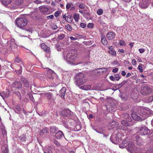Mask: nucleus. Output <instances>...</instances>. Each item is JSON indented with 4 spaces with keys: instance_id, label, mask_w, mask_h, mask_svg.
Here are the masks:
<instances>
[{
    "instance_id": "nucleus-1",
    "label": "nucleus",
    "mask_w": 153,
    "mask_h": 153,
    "mask_svg": "<svg viewBox=\"0 0 153 153\" xmlns=\"http://www.w3.org/2000/svg\"><path fill=\"white\" fill-rule=\"evenodd\" d=\"M127 146V150L130 153H139V148L136 147L132 142L128 140V139L123 140L119 145V147L121 148H123Z\"/></svg>"
},
{
    "instance_id": "nucleus-2",
    "label": "nucleus",
    "mask_w": 153,
    "mask_h": 153,
    "mask_svg": "<svg viewBox=\"0 0 153 153\" xmlns=\"http://www.w3.org/2000/svg\"><path fill=\"white\" fill-rule=\"evenodd\" d=\"M85 77V75L84 74L81 72L77 73L74 77L75 84L79 88L87 82Z\"/></svg>"
},
{
    "instance_id": "nucleus-3",
    "label": "nucleus",
    "mask_w": 153,
    "mask_h": 153,
    "mask_svg": "<svg viewBox=\"0 0 153 153\" xmlns=\"http://www.w3.org/2000/svg\"><path fill=\"white\" fill-rule=\"evenodd\" d=\"M122 130H123L121 129L117 128L116 131L112 134L110 140L112 143L117 144L121 141V138L119 132H121Z\"/></svg>"
},
{
    "instance_id": "nucleus-4",
    "label": "nucleus",
    "mask_w": 153,
    "mask_h": 153,
    "mask_svg": "<svg viewBox=\"0 0 153 153\" xmlns=\"http://www.w3.org/2000/svg\"><path fill=\"white\" fill-rule=\"evenodd\" d=\"M77 56L76 53L71 50L66 56V60L69 64H73Z\"/></svg>"
},
{
    "instance_id": "nucleus-5",
    "label": "nucleus",
    "mask_w": 153,
    "mask_h": 153,
    "mask_svg": "<svg viewBox=\"0 0 153 153\" xmlns=\"http://www.w3.org/2000/svg\"><path fill=\"white\" fill-rule=\"evenodd\" d=\"M27 20L25 18H18L16 21V25L20 28H22L27 24Z\"/></svg>"
},
{
    "instance_id": "nucleus-6",
    "label": "nucleus",
    "mask_w": 153,
    "mask_h": 153,
    "mask_svg": "<svg viewBox=\"0 0 153 153\" xmlns=\"http://www.w3.org/2000/svg\"><path fill=\"white\" fill-rule=\"evenodd\" d=\"M138 128L139 130L138 133L141 135H147L150 132L149 130L145 126L139 127Z\"/></svg>"
},
{
    "instance_id": "nucleus-7",
    "label": "nucleus",
    "mask_w": 153,
    "mask_h": 153,
    "mask_svg": "<svg viewBox=\"0 0 153 153\" xmlns=\"http://www.w3.org/2000/svg\"><path fill=\"white\" fill-rule=\"evenodd\" d=\"M21 80L24 86V87L26 88V89L25 90L22 89L21 92L23 94H28V89H27L29 87V82L26 79L24 78H22Z\"/></svg>"
},
{
    "instance_id": "nucleus-8",
    "label": "nucleus",
    "mask_w": 153,
    "mask_h": 153,
    "mask_svg": "<svg viewBox=\"0 0 153 153\" xmlns=\"http://www.w3.org/2000/svg\"><path fill=\"white\" fill-rule=\"evenodd\" d=\"M140 113L141 116L146 118L148 117L149 115L151 114V110L148 108H143L141 110Z\"/></svg>"
},
{
    "instance_id": "nucleus-9",
    "label": "nucleus",
    "mask_w": 153,
    "mask_h": 153,
    "mask_svg": "<svg viewBox=\"0 0 153 153\" xmlns=\"http://www.w3.org/2000/svg\"><path fill=\"white\" fill-rule=\"evenodd\" d=\"M152 91V90L148 86H146L142 87L141 91V94L143 95L149 94Z\"/></svg>"
},
{
    "instance_id": "nucleus-10",
    "label": "nucleus",
    "mask_w": 153,
    "mask_h": 153,
    "mask_svg": "<svg viewBox=\"0 0 153 153\" xmlns=\"http://www.w3.org/2000/svg\"><path fill=\"white\" fill-rule=\"evenodd\" d=\"M151 0H142L140 3V6L142 8H146L149 6L151 2Z\"/></svg>"
},
{
    "instance_id": "nucleus-11",
    "label": "nucleus",
    "mask_w": 153,
    "mask_h": 153,
    "mask_svg": "<svg viewBox=\"0 0 153 153\" xmlns=\"http://www.w3.org/2000/svg\"><path fill=\"white\" fill-rule=\"evenodd\" d=\"M71 111L69 110H65L61 112L62 116L64 118H65V117H69L71 115Z\"/></svg>"
},
{
    "instance_id": "nucleus-12",
    "label": "nucleus",
    "mask_w": 153,
    "mask_h": 153,
    "mask_svg": "<svg viewBox=\"0 0 153 153\" xmlns=\"http://www.w3.org/2000/svg\"><path fill=\"white\" fill-rule=\"evenodd\" d=\"M13 88L20 90L22 88V84L20 81H15L12 85Z\"/></svg>"
},
{
    "instance_id": "nucleus-13",
    "label": "nucleus",
    "mask_w": 153,
    "mask_h": 153,
    "mask_svg": "<svg viewBox=\"0 0 153 153\" xmlns=\"http://www.w3.org/2000/svg\"><path fill=\"white\" fill-rule=\"evenodd\" d=\"M131 117L134 120H135L142 121L144 119V118L139 116L135 113H133L131 114Z\"/></svg>"
},
{
    "instance_id": "nucleus-14",
    "label": "nucleus",
    "mask_w": 153,
    "mask_h": 153,
    "mask_svg": "<svg viewBox=\"0 0 153 153\" xmlns=\"http://www.w3.org/2000/svg\"><path fill=\"white\" fill-rule=\"evenodd\" d=\"M116 36L115 33L112 32H109L106 35L107 39L109 40H112Z\"/></svg>"
},
{
    "instance_id": "nucleus-15",
    "label": "nucleus",
    "mask_w": 153,
    "mask_h": 153,
    "mask_svg": "<svg viewBox=\"0 0 153 153\" xmlns=\"http://www.w3.org/2000/svg\"><path fill=\"white\" fill-rule=\"evenodd\" d=\"M118 123L113 120L109 123L108 126L109 129H111L118 126Z\"/></svg>"
},
{
    "instance_id": "nucleus-16",
    "label": "nucleus",
    "mask_w": 153,
    "mask_h": 153,
    "mask_svg": "<svg viewBox=\"0 0 153 153\" xmlns=\"http://www.w3.org/2000/svg\"><path fill=\"white\" fill-rule=\"evenodd\" d=\"M55 137L58 139H61L63 137H64L63 132L61 131H58L55 134Z\"/></svg>"
},
{
    "instance_id": "nucleus-17",
    "label": "nucleus",
    "mask_w": 153,
    "mask_h": 153,
    "mask_svg": "<svg viewBox=\"0 0 153 153\" xmlns=\"http://www.w3.org/2000/svg\"><path fill=\"white\" fill-rule=\"evenodd\" d=\"M136 144L139 146L142 145L143 143L142 139L139 136H136Z\"/></svg>"
},
{
    "instance_id": "nucleus-18",
    "label": "nucleus",
    "mask_w": 153,
    "mask_h": 153,
    "mask_svg": "<svg viewBox=\"0 0 153 153\" xmlns=\"http://www.w3.org/2000/svg\"><path fill=\"white\" fill-rule=\"evenodd\" d=\"M12 0H0L1 4L5 7H7L12 2Z\"/></svg>"
},
{
    "instance_id": "nucleus-19",
    "label": "nucleus",
    "mask_w": 153,
    "mask_h": 153,
    "mask_svg": "<svg viewBox=\"0 0 153 153\" xmlns=\"http://www.w3.org/2000/svg\"><path fill=\"white\" fill-rule=\"evenodd\" d=\"M66 88L65 87H63L59 91V95L62 98H64Z\"/></svg>"
},
{
    "instance_id": "nucleus-20",
    "label": "nucleus",
    "mask_w": 153,
    "mask_h": 153,
    "mask_svg": "<svg viewBox=\"0 0 153 153\" xmlns=\"http://www.w3.org/2000/svg\"><path fill=\"white\" fill-rule=\"evenodd\" d=\"M41 47L43 49L47 52L50 51V48L49 47L46 46L44 43H42L41 45Z\"/></svg>"
},
{
    "instance_id": "nucleus-21",
    "label": "nucleus",
    "mask_w": 153,
    "mask_h": 153,
    "mask_svg": "<svg viewBox=\"0 0 153 153\" xmlns=\"http://www.w3.org/2000/svg\"><path fill=\"white\" fill-rule=\"evenodd\" d=\"M47 69H48V71L47 73V75L49 79H51L52 78V75L54 73V71L52 70L51 69L48 68H46Z\"/></svg>"
},
{
    "instance_id": "nucleus-22",
    "label": "nucleus",
    "mask_w": 153,
    "mask_h": 153,
    "mask_svg": "<svg viewBox=\"0 0 153 153\" xmlns=\"http://www.w3.org/2000/svg\"><path fill=\"white\" fill-rule=\"evenodd\" d=\"M79 88L82 90H89L91 89V86L89 85H86L83 86H81Z\"/></svg>"
},
{
    "instance_id": "nucleus-23",
    "label": "nucleus",
    "mask_w": 153,
    "mask_h": 153,
    "mask_svg": "<svg viewBox=\"0 0 153 153\" xmlns=\"http://www.w3.org/2000/svg\"><path fill=\"white\" fill-rule=\"evenodd\" d=\"M45 96L48 99L51 101L53 99V94L50 92L46 93L45 94Z\"/></svg>"
},
{
    "instance_id": "nucleus-24",
    "label": "nucleus",
    "mask_w": 153,
    "mask_h": 153,
    "mask_svg": "<svg viewBox=\"0 0 153 153\" xmlns=\"http://www.w3.org/2000/svg\"><path fill=\"white\" fill-rule=\"evenodd\" d=\"M101 41L104 45H106L107 44L108 42L104 35L102 34Z\"/></svg>"
},
{
    "instance_id": "nucleus-25",
    "label": "nucleus",
    "mask_w": 153,
    "mask_h": 153,
    "mask_svg": "<svg viewBox=\"0 0 153 153\" xmlns=\"http://www.w3.org/2000/svg\"><path fill=\"white\" fill-rule=\"evenodd\" d=\"M50 131L53 134H56V132L58 129L56 126H52L50 128Z\"/></svg>"
},
{
    "instance_id": "nucleus-26",
    "label": "nucleus",
    "mask_w": 153,
    "mask_h": 153,
    "mask_svg": "<svg viewBox=\"0 0 153 153\" xmlns=\"http://www.w3.org/2000/svg\"><path fill=\"white\" fill-rule=\"evenodd\" d=\"M24 2V0H15V4L16 6L21 5Z\"/></svg>"
},
{
    "instance_id": "nucleus-27",
    "label": "nucleus",
    "mask_w": 153,
    "mask_h": 153,
    "mask_svg": "<svg viewBox=\"0 0 153 153\" xmlns=\"http://www.w3.org/2000/svg\"><path fill=\"white\" fill-rule=\"evenodd\" d=\"M123 117L127 121L129 122L131 120L129 115L127 113L123 115Z\"/></svg>"
},
{
    "instance_id": "nucleus-28",
    "label": "nucleus",
    "mask_w": 153,
    "mask_h": 153,
    "mask_svg": "<svg viewBox=\"0 0 153 153\" xmlns=\"http://www.w3.org/2000/svg\"><path fill=\"white\" fill-rule=\"evenodd\" d=\"M74 19L76 22H78L79 19V14L75 13L74 15Z\"/></svg>"
},
{
    "instance_id": "nucleus-29",
    "label": "nucleus",
    "mask_w": 153,
    "mask_h": 153,
    "mask_svg": "<svg viewBox=\"0 0 153 153\" xmlns=\"http://www.w3.org/2000/svg\"><path fill=\"white\" fill-rule=\"evenodd\" d=\"M3 92H4V99L7 98L9 96L10 94V91L8 89H7L5 92L4 91Z\"/></svg>"
},
{
    "instance_id": "nucleus-30",
    "label": "nucleus",
    "mask_w": 153,
    "mask_h": 153,
    "mask_svg": "<svg viewBox=\"0 0 153 153\" xmlns=\"http://www.w3.org/2000/svg\"><path fill=\"white\" fill-rule=\"evenodd\" d=\"M72 17L71 16L68 15L67 16V19L65 20L68 23H71L72 22Z\"/></svg>"
},
{
    "instance_id": "nucleus-31",
    "label": "nucleus",
    "mask_w": 153,
    "mask_h": 153,
    "mask_svg": "<svg viewBox=\"0 0 153 153\" xmlns=\"http://www.w3.org/2000/svg\"><path fill=\"white\" fill-rule=\"evenodd\" d=\"M15 109H16L15 110V111L16 112L17 114L20 113V111H21V108L20 106L19 105H17L16 106Z\"/></svg>"
},
{
    "instance_id": "nucleus-32",
    "label": "nucleus",
    "mask_w": 153,
    "mask_h": 153,
    "mask_svg": "<svg viewBox=\"0 0 153 153\" xmlns=\"http://www.w3.org/2000/svg\"><path fill=\"white\" fill-rule=\"evenodd\" d=\"M108 53L111 54L113 56H116V51L114 50V49L113 50H111L108 51Z\"/></svg>"
},
{
    "instance_id": "nucleus-33",
    "label": "nucleus",
    "mask_w": 153,
    "mask_h": 153,
    "mask_svg": "<svg viewBox=\"0 0 153 153\" xmlns=\"http://www.w3.org/2000/svg\"><path fill=\"white\" fill-rule=\"evenodd\" d=\"M44 153H53L51 150L48 148H45L44 149Z\"/></svg>"
},
{
    "instance_id": "nucleus-34",
    "label": "nucleus",
    "mask_w": 153,
    "mask_h": 153,
    "mask_svg": "<svg viewBox=\"0 0 153 153\" xmlns=\"http://www.w3.org/2000/svg\"><path fill=\"white\" fill-rule=\"evenodd\" d=\"M48 133V131L45 128L42 129L40 132V134L42 135L43 134H47Z\"/></svg>"
},
{
    "instance_id": "nucleus-35",
    "label": "nucleus",
    "mask_w": 153,
    "mask_h": 153,
    "mask_svg": "<svg viewBox=\"0 0 153 153\" xmlns=\"http://www.w3.org/2000/svg\"><path fill=\"white\" fill-rule=\"evenodd\" d=\"M0 128L3 134H6V131L4 127L2 125L0 127Z\"/></svg>"
},
{
    "instance_id": "nucleus-36",
    "label": "nucleus",
    "mask_w": 153,
    "mask_h": 153,
    "mask_svg": "<svg viewBox=\"0 0 153 153\" xmlns=\"http://www.w3.org/2000/svg\"><path fill=\"white\" fill-rule=\"evenodd\" d=\"M97 70H101L102 71H99L100 73H104L106 72L107 71V69L106 68H99L97 69Z\"/></svg>"
},
{
    "instance_id": "nucleus-37",
    "label": "nucleus",
    "mask_w": 153,
    "mask_h": 153,
    "mask_svg": "<svg viewBox=\"0 0 153 153\" xmlns=\"http://www.w3.org/2000/svg\"><path fill=\"white\" fill-rule=\"evenodd\" d=\"M48 9L46 7H43L42 8L41 10V11L43 13H45V12H48Z\"/></svg>"
},
{
    "instance_id": "nucleus-38",
    "label": "nucleus",
    "mask_w": 153,
    "mask_h": 153,
    "mask_svg": "<svg viewBox=\"0 0 153 153\" xmlns=\"http://www.w3.org/2000/svg\"><path fill=\"white\" fill-rule=\"evenodd\" d=\"M65 36V34H61L58 35V38L60 40H62L64 38Z\"/></svg>"
},
{
    "instance_id": "nucleus-39",
    "label": "nucleus",
    "mask_w": 153,
    "mask_h": 153,
    "mask_svg": "<svg viewBox=\"0 0 153 153\" xmlns=\"http://www.w3.org/2000/svg\"><path fill=\"white\" fill-rule=\"evenodd\" d=\"M121 124L125 126H128V124L126 121L125 120H123L121 121Z\"/></svg>"
},
{
    "instance_id": "nucleus-40",
    "label": "nucleus",
    "mask_w": 153,
    "mask_h": 153,
    "mask_svg": "<svg viewBox=\"0 0 153 153\" xmlns=\"http://www.w3.org/2000/svg\"><path fill=\"white\" fill-rule=\"evenodd\" d=\"M65 27L69 31H71L72 30L71 27L69 25L65 26Z\"/></svg>"
},
{
    "instance_id": "nucleus-41",
    "label": "nucleus",
    "mask_w": 153,
    "mask_h": 153,
    "mask_svg": "<svg viewBox=\"0 0 153 153\" xmlns=\"http://www.w3.org/2000/svg\"><path fill=\"white\" fill-rule=\"evenodd\" d=\"M103 13V10L101 9H99L97 12V13L99 15H101Z\"/></svg>"
},
{
    "instance_id": "nucleus-42",
    "label": "nucleus",
    "mask_w": 153,
    "mask_h": 153,
    "mask_svg": "<svg viewBox=\"0 0 153 153\" xmlns=\"http://www.w3.org/2000/svg\"><path fill=\"white\" fill-rule=\"evenodd\" d=\"M87 27L92 28L94 26V24L92 23H89L87 25Z\"/></svg>"
},
{
    "instance_id": "nucleus-43",
    "label": "nucleus",
    "mask_w": 153,
    "mask_h": 153,
    "mask_svg": "<svg viewBox=\"0 0 153 153\" xmlns=\"http://www.w3.org/2000/svg\"><path fill=\"white\" fill-rule=\"evenodd\" d=\"M53 142L57 146H59L60 145L59 143L56 140H54L53 141Z\"/></svg>"
},
{
    "instance_id": "nucleus-44",
    "label": "nucleus",
    "mask_w": 153,
    "mask_h": 153,
    "mask_svg": "<svg viewBox=\"0 0 153 153\" xmlns=\"http://www.w3.org/2000/svg\"><path fill=\"white\" fill-rule=\"evenodd\" d=\"M137 68L139 70V71L140 72H143V68H142V66H141L140 65H138Z\"/></svg>"
},
{
    "instance_id": "nucleus-45",
    "label": "nucleus",
    "mask_w": 153,
    "mask_h": 153,
    "mask_svg": "<svg viewBox=\"0 0 153 153\" xmlns=\"http://www.w3.org/2000/svg\"><path fill=\"white\" fill-rule=\"evenodd\" d=\"M115 78L116 79L115 80L117 81L119 80L120 78L119 75L117 74H116L115 75Z\"/></svg>"
},
{
    "instance_id": "nucleus-46",
    "label": "nucleus",
    "mask_w": 153,
    "mask_h": 153,
    "mask_svg": "<svg viewBox=\"0 0 153 153\" xmlns=\"http://www.w3.org/2000/svg\"><path fill=\"white\" fill-rule=\"evenodd\" d=\"M60 13V11L59 10H58L56 11L54 14L55 16L56 17H57L58 16H59V14Z\"/></svg>"
},
{
    "instance_id": "nucleus-47",
    "label": "nucleus",
    "mask_w": 153,
    "mask_h": 153,
    "mask_svg": "<svg viewBox=\"0 0 153 153\" xmlns=\"http://www.w3.org/2000/svg\"><path fill=\"white\" fill-rule=\"evenodd\" d=\"M85 5L83 3H81L79 5V8H80L81 9H84L85 8Z\"/></svg>"
},
{
    "instance_id": "nucleus-48",
    "label": "nucleus",
    "mask_w": 153,
    "mask_h": 153,
    "mask_svg": "<svg viewBox=\"0 0 153 153\" xmlns=\"http://www.w3.org/2000/svg\"><path fill=\"white\" fill-rule=\"evenodd\" d=\"M76 128L77 130L79 131L81 129L82 127L80 125H78L76 126Z\"/></svg>"
},
{
    "instance_id": "nucleus-49",
    "label": "nucleus",
    "mask_w": 153,
    "mask_h": 153,
    "mask_svg": "<svg viewBox=\"0 0 153 153\" xmlns=\"http://www.w3.org/2000/svg\"><path fill=\"white\" fill-rule=\"evenodd\" d=\"M29 97L32 102H34L35 101L33 97L31 94L29 95Z\"/></svg>"
},
{
    "instance_id": "nucleus-50",
    "label": "nucleus",
    "mask_w": 153,
    "mask_h": 153,
    "mask_svg": "<svg viewBox=\"0 0 153 153\" xmlns=\"http://www.w3.org/2000/svg\"><path fill=\"white\" fill-rule=\"evenodd\" d=\"M80 26L81 27L83 28H84L85 27H86V25L85 23H81L80 24Z\"/></svg>"
},
{
    "instance_id": "nucleus-51",
    "label": "nucleus",
    "mask_w": 153,
    "mask_h": 153,
    "mask_svg": "<svg viewBox=\"0 0 153 153\" xmlns=\"http://www.w3.org/2000/svg\"><path fill=\"white\" fill-rule=\"evenodd\" d=\"M46 17L48 19H52L54 17V16L52 14L49 16H48Z\"/></svg>"
},
{
    "instance_id": "nucleus-52",
    "label": "nucleus",
    "mask_w": 153,
    "mask_h": 153,
    "mask_svg": "<svg viewBox=\"0 0 153 153\" xmlns=\"http://www.w3.org/2000/svg\"><path fill=\"white\" fill-rule=\"evenodd\" d=\"M120 45L121 46H123L125 45V42L123 40H120Z\"/></svg>"
},
{
    "instance_id": "nucleus-53",
    "label": "nucleus",
    "mask_w": 153,
    "mask_h": 153,
    "mask_svg": "<svg viewBox=\"0 0 153 153\" xmlns=\"http://www.w3.org/2000/svg\"><path fill=\"white\" fill-rule=\"evenodd\" d=\"M71 3H67L66 6V9L67 10L69 9L71 7Z\"/></svg>"
},
{
    "instance_id": "nucleus-54",
    "label": "nucleus",
    "mask_w": 153,
    "mask_h": 153,
    "mask_svg": "<svg viewBox=\"0 0 153 153\" xmlns=\"http://www.w3.org/2000/svg\"><path fill=\"white\" fill-rule=\"evenodd\" d=\"M34 2L36 4H41L42 2L40 0H36L34 1Z\"/></svg>"
},
{
    "instance_id": "nucleus-55",
    "label": "nucleus",
    "mask_w": 153,
    "mask_h": 153,
    "mask_svg": "<svg viewBox=\"0 0 153 153\" xmlns=\"http://www.w3.org/2000/svg\"><path fill=\"white\" fill-rule=\"evenodd\" d=\"M124 84V83L122 82L120 84L117 85V86L118 88H120L121 87H122L123 85Z\"/></svg>"
},
{
    "instance_id": "nucleus-56",
    "label": "nucleus",
    "mask_w": 153,
    "mask_h": 153,
    "mask_svg": "<svg viewBox=\"0 0 153 153\" xmlns=\"http://www.w3.org/2000/svg\"><path fill=\"white\" fill-rule=\"evenodd\" d=\"M118 71V69L117 68H115L113 69L112 71L114 73H116Z\"/></svg>"
},
{
    "instance_id": "nucleus-57",
    "label": "nucleus",
    "mask_w": 153,
    "mask_h": 153,
    "mask_svg": "<svg viewBox=\"0 0 153 153\" xmlns=\"http://www.w3.org/2000/svg\"><path fill=\"white\" fill-rule=\"evenodd\" d=\"M58 27L57 25H53L52 26V29L55 30L57 29Z\"/></svg>"
},
{
    "instance_id": "nucleus-58",
    "label": "nucleus",
    "mask_w": 153,
    "mask_h": 153,
    "mask_svg": "<svg viewBox=\"0 0 153 153\" xmlns=\"http://www.w3.org/2000/svg\"><path fill=\"white\" fill-rule=\"evenodd\" d=\"M21 61V60L20 59V58L17 57L16 58L15 60V61L17 63L20 62Z\"/></svg>"
},
{
    "instance_id": "nucleus-59",
    "label": "nucleus",
    "mask_w": 153,
    "mask_h": 153,
    "mask_svg": "<svg viewBox=\"0 0 153 153\" xmlns=\"http://www.w3.org/2000/svg\"><path fill=\"white\" fill-rule=\"evenodd\" d=\"M132 65H134L136 64V61L134 59H133L131 61Z\"/></svg>"
},
{
    "instance_id": "nucleus-60",
    "label": "nucleus",
    "mask_w": 153,
    "mask_h": 153,
    "mask_svg": "<svg viewBox=\"0 0 153 153\" xmlns=\"http://www.w3.org/2000/svg\"><path fill=\"white\" fill-rule=\"evenodd\" d=\"M139 51L140 53H142L145 51V50L143 48H140L139 49Z\"/></svg>"
},
{
    "instance_id": "nucleus-61",
    "label": "nucleus",
    "mask_w": 153,
    "mask_h": 153,
    "mask_svg": "<svg viewBox=\"0 0 153 153\" xmlns=\"http://www.w3.org/2000/svg\"><path fill=\"white\" fill-rule=\"evenodd\" d=\"M109 78L111 80L113 81H114L115 80V77L112 75L110 76Z\"/></svg>"
},
{
    "instance_id": "nucleus-62",
    "label": "nucleus",
    "mask_w": 153,
    "mask_h": 153,
    "mask_svg": "<svg viewBox=\"0 0 153 153\" xmlns=\"http://www.w3.org/2000/svg\"><path fill=\"white\" fill-rule=\"evenodd\" d=\"M70 39L72 40H75L77 39L78 38H77L74 37L73 36H71L70 37Z\"/></svg>"
},
{
    "instance_id": "nucleus-63",
    "label": "nucleus",
    "mask_w": 153,
    "mask_h": 153,
    "mask_svg": "<svg viewBox=\"0 0 153 153\" xmlns=\"http://www.w3.org/2000/svg\"><path fill=\"white\" fill-rule=\"evenodd\" d=\"M8 153V150L6 147L5 148V150L3 152V153Z\"/></svg>"
},
{
    "instance_id": "nucleus-64",
    "label": "nucleus",
    "mask_w": 153,
    "mask_h": 153,
    "mask_svg": "<svg viewBox=\"0 0 153 153\" xmlns=\"http://www.w3.org/2000/svg\"><path fill=\"white\" fill-rule=\"evenodd\" d=\"M121 98L123 100L125 99L126 98V96H125V95L123 94L121 95Z\"/></svg>"
}]
</instances>
